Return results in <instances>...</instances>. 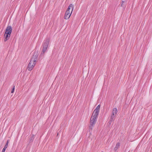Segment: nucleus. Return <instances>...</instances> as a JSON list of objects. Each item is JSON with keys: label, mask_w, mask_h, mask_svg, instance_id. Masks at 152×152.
<instances>
[{"label": "nucleus", "mask_w": 152, "mask_h": 152, "mask_svg": "<svg viewBox=\"0 0 152 152\" xmlns=\"http://www.w3.org/2000/svg\"><path fill=\"white\" fill-rule=\"evenodd\" d=\"M8 145L7 144H5V145L4 146V148H7V147Z\"/></svg>", "instance_id": "412c9836"}, {"label": "nucleus", "mask_w": 152, "mask_h": 152, "mask_svg": "<svg viewBox=\"0 0 152 152\" xmlns=\"http://www.w3.org/2000/svg\"><path fill=\"white\" fill-rule=\"evenodd\" d=\"M35 64L36 63L33 62L32 60H31L27 67L28 70L30 71L32 70Z\"/></svg>", "instance_id": "f03ea898"}, {"label": "nucleus", "mask_w": 152, "mask_h": 152, "mask_svg": "<svg viewBox=\"0 0 152 152\" xmlns=\"http://www.w3.org/2000/svg\"><path fill=\"white\" fill-rule=\"evenodd\" d=\"M50 40L49 38H47L44 41L43 43L42 44L43 49L42 50V52L43 53H42L40 56H42L43 54V53L45 52L47 50L48 47L49 42H50Z\"/></svg>", "instance_id": "f257e3e1"}, {"label": "nucleus", "mask_w": 152, "mask_h": 152, "mask_svg": "<svg viewBox=\"0 0 152 152\" xmlns=\"http://www.w3.org/2000/svg\"><path fill=\"white\" fill-rule=\"evenodd\" d=\"M93 115L92 114L90 119V123L91 125H94L97 121L96 119L93 117Z\"/></svg>", "instance_id": "20e7f679"}, {"label": "nucleus", "mask_w": 152, "mask_h": 152, "mask_svg": "<svg viewBox=\"0 0 152 152\" xmlns=\"http://www.w3.org/2000/svg\"><path fill=\"white\" fill-rule=\"evenodd\" d=\"M71 14V13L70 14L69 12H67V11H66L64 16V19H67L69 18Z\"/></svg>", "instance_id": "0eeeda50"}, {"label": "nucleus", "mask_w": 152, "mask_h": 152, "mask_svg": "<svg viewBox=\"0 0 152 152\" xmlns=\"http://www.w3.org/2000/svg\"><path fill=\"white\" fill-rule=\"evenodd\" d=\"M112 112H113V113H114L116 115L118 112L117 109L116 108H114L112 110Z\"/></svg>", "instance_id": "ddd939ff"}, {"label": "nucleus", "mask_w": 152, "mask_h": 152, "mask_svg": "<svg viewBox=\"0 0 152 152\" xmlns=\"http://www.w3.org/2000/svg\"><path fill=\"white\" fill-rule=\"evenodd\" d=\"M94 125H91L89 126V129H91V130H92V129L93 128V126Z\"/></svg>", "instance_id": "a211bd4d"}, {"label": "nucleus", "mask_w": 152, "mask_h": 152, "mask_svg": "<svg viewBox=\"0 0 152 152\" xmlns=\"http://www.w3.org/2000/svg\"><path fill=\"white\" fill-rule=\"evenodd\" d=\"M15 86H13L12 88L11 91V93H12L14 92V90H15Z\"/></svg>", "instance_id": "2eb2a0df"}, {"label": "nucleus", "mask_w": 152, "mask_h": 152, "mask_svg": "<svg viewBox=\"0 0 152 152\" xmlns=\"http://www.w3.org/2000/svg\"><path fill=\"white\" fill-rule=\"evenodd\" d=\"M115 117L114 116H111L110 118V120H111V121H114Z\"/></svg>", "instance_id": "dca6fc26"}, {"label": "nucleus", "mask_w": 152, "mask_h": 152, "mask_svg": "<svg viewBox=\"0 0 152 152\" xmlns=\"http://www.w3.org/2000/svg\"><path fill=\"white\" fill-rule=\"evenodd\" d=\"M113 121H111V120H110L108 122V123L109 124H110L111 123L113 122Z\"/></svg>", "instance_id": "aec40b11"}, {"label": "nucleus", "mask_w": 152, "mask_h": 152, "mask_svg": "<svg viewBox=\"0 0 152 152\" xmlns=\"http://www.w3.org/2000/svg\"><path fill=\"white\" fill-rule=\"evenodd\" d=\"M116 115V114H115L114 113H113V112H112V113L111 114V116L115 117Z\"/></svg>", "instance_id": "f3484780"}, {"label": "nucleus", "mask_w": 152, "mask_h": 152, "mask_svg": "<svg viewBox=\"0 0 152 152\" xmlns=\"http://www.w3.org/2000/svg\"><path fill=\"white\" fill-rule=\"evenodd\" d=\"M34 135L32 134V136L29 138L28 139V141L29 143H31L33 142L34 139Z\"/></svg>", "instance_id": "9d476101"}, {"label": "nucleus", "mask_w": 152, "mask_h": 152, "mask_svg": "<svg viewBox=\"0 0 152 152\" xmlns=\"http://www.w3.org/2000/svg\"><path fill=\"white\" fill-rule=\"evenodd\" d=\"M8 143H9V140H7L6 144H7L8 145Z\"/></svg>", "instance_id": "4be33fe9"}, {"label": "nucleus", "mask_w": 152, "mask_h": 152, "mask_svg": "<svg viewBox=\"0 0 152 152\" xmlns=\"http://www.w3.org/2000/svg\"><path fill=\"white\" fill-rule=\"evenodd\" d=\"M11 36V34H9L4 33V41L5 42L7 41V40H9Z\"/></svg>", "instance_id": "423d86ee"}, {"label": "nucleus", "mask_w": 152, "mask_h": 152, "mask_svg": "<svg viewBox=\"0 0 152 152\" xmlns=\"http://www.w3.org/2000/svg\"><path fill=\"white\" fill-rule=\"evenodd\" d=\"M6 148L4 147L3 149H2L1 152H4L6 150Z\"/></svg>", "instance_id": "6ab92c4d"}, {"label": "nucleus", "mask_w": 152, "mask_h": 152, "mask_svg": "<svg viewBox=\"0 0 152 152\" xmlns=\"http://www.w3.org/2000/svg\"><path fill=\"white\" fill-rule=\"evenodd\" d=\"M100 107H101V105L100 104L98 105L96 107V108L94 110V112L93 113V114H94L95 112H98L99 113Z\"/></svg>", "instance_id": "6e6552de"}, {"label": "nucleus", "mask_w": 152, "mask_h": 152, "mask_svg": "<svg viewBox=\"0 0 152 152\" xmlns=\"http://www.w3.org/2000/svg\"><path fill=\"white\" fill-rule=\"evenodd\" d=\"M125 1H122L121 4V6L123 7L124 8H125L126 7V4H125Z\"/></svg>", "instance_id": "4468645a"}, {"label": "nucleus", "mask_w": 152, "mask_h": 152, "mask_svg": "<svg viewBox=\"0 0 152 152\" xmlns=\"http://www.w3.org/2000/svg\"><path fill=\"white\" fill-rule=\"evenodd\" d=\"M71 8H72V11L73 10V6L72 4H70L69 6H68L66 11L67 12H70V9Z\"/></svg>", "instance_id": "1a4fd4ad"}, {"label": "nucleus", "mask_w": 152, "mask_h": 152, "mask_svg": "<svg viewBox=\"0 0 152 152\" xmlns=\"http://www.w3.org/2000/svg\"><path fill=\"white\" fill-rule=\"evenodd\" d=\"M95 112V114H94V115L93 116V117H94V118H95L96 119H97L99 114V113L98 112Z\"/></svg>", "instance_id": "f8f14e48"}, {"label": "nucleus", "mask_w": 152, "mask_h": 152, "mask_svg": "<svg viewBox=\"0 0 152 152\" xmlns=\"http://www.w3.org/2000/svg\"><path fill=\"white\" fill-rule=\"evenodd\" d=\"M120 145V144L119 142H118L116 144L115 147L114 148V150L115 151H116L119 148Z\"/></svg>", "instance_id": "9b49d317"}, {"label": "nucleus", "mask_w": 152, "mask_h": 152, "mask_svg": "<svg viewBox=\"0 0 152 152\" xmlns=\"http://www.w3.org/2000/svg\"><path fill=\"white\" fill-rule=\"evenodd\" d=\"M38 56V54L37 53H36V52H35L34 54L32 56L31 60H32L33 62L35 63L36 60L37 59Z\"/></svg>", "instance_id": "39448f33"}, {"label": "nucleus", "mask_w": 152, "mask_h": 152, "mask_svg": "<svg viewBox=\"0 0 152 152\" xmlns=\"http://www.w3.org/2000/svg\"><path fill=\"white\" fill-rule=\"evenodd\" d=\"M12 30V28L11 26L8 25L4 31V33L11 34Z\"/></svg>", "instance_id": "7ed1b4c3"}]
</instances>
